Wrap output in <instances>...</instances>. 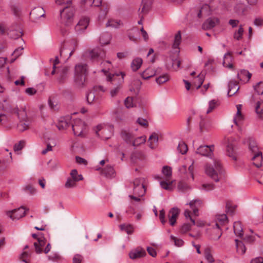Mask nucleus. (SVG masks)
<instances>
[{
    "instance_id": "nucleus-1",
    "label": "nucleus",
    "mask_w": 263,
    "mask_h": 263,
    "mask_svg": "<svg viewBox=\"0 0 263 263\" xmlns=\"http://www.w3.org/2000/svg\"><path fill=\"white\" fill-rule=\"evenodd\" d=\"M206 174L218 182L223 177L224 171L219 159L214 158L211 159L204 166Z\"/></svg>"
},
{
    "instance_id": "nucleus-2",
    "label": "nucleus",
    "mask_w": 263,
    "mask_h": 263,
    "mask_svg": "<svg viewBox=\"0 0 263 263\" xmlns=\"http://www.w3.org/2000/svg\"><path fill=\"white\" fill-rule=\"evenodd\" d=\"M125 74L123 72L109 74L106 78L108 85H112V88L110 89V95L111 97H115L118 93L124 82Z\"/></svg>"
},
{
    "instance_id": "nucleus-3",
    "label": "nucleus",
    "mask_w": 263,
    "mask_h": 263,
    "mask_svg": "<svg viewBox=\"0 0 263 263\" xmlns=\"http://www.w3.org/2000/svg\"><path fill=\"white\" fill-rule=\"evenodd\" d=\"M75 13L76 9L72 5L66 6L60 10L59 20L62 24L69 26L73 22Z\"/></svg>"
},
{
    "instance_id": "nucleus-4",
    "label": "nucleus",
    "mask_w": 263,
    "mask_h": 263,
    "mask_svg": "<svg viewBox=\"0 0 263 263\" xmlns=\"http://www.w3.org/2000/svg\"><path fill=\"white\" fill-rule=\"evenodd\" d=\"M87 72V65L85 64H78L75 66L74 82L79 86H82L85 81L86 73Z\"/></svg>"
},
{
    "instance_id": "nucleus-5",
    "label": "nucleus",
    "mask_w": 263,
    "mask_h": 263,
    "mask_svg": "<svg viewBox=\"0 0 263 263\" xmlns=\"http://www.w3.org/2000/svg\"><path fill=\"white\" fill-rule=\"evenodd\" d=\"M249 148L250 151L254 154L252 158L253 164L257 167H260L262 162V153L258 150L256 143L254 140H250Z\"/></svg>"
},
{
    "instance_id": "nucleus-6",
    "label": "nucleus",
    "mask_w": 263,
    "mask_h": 263,
    "mask_svg": "<svg viewBox=\"0 0 263 263\" xmlns=\"http://www.w3.org/2000/svg\"><path fill=\"white\" fill-rule=\"evenodd\" d=\"M72 128L74 135L81 137L86 134V126L85 122L80 119H76L72 124Z\"/></svg>"
},
{
    "instance_id": "nucleus-7",
    "label": "nucleus",
    "mask_w": 263,
    "mask_h": 263,
    "mask_svg": "<svg viewBox=\"0 0 263 263\" xmlns=\"http://www.w3.org/2000/svg\"><path fill=\"white\" fill-rule=\"evenodd\" d=\"M78 46V42L76 40H72L66 42L60 51L61 55L68 54V58H70L77 49Z\"/></svg>"
},
{
    "instance_id": "nucleus-8",
    "label": "nucleus",
    "mask_w": 263,
    "mask_h": 263,
    "mask_svg": "<svg viewBox=\"0 0 263 263\" xmlns=\"http://www.w3.org/2000/svg\"><path fill=\"white\" fill-rule=\"evenodd\" d=\"M144 179L139 178L135 179L133 181L134 194L139 196H143L145 193V189L144 185Z\"/></svg>"
},
{
    "instance_id": "nucleus-9",
    "label": "nucleus",
    "mask_w": 263,
    "mask_h": 263,
    "mask_svg": "<svg viewBox=\"0 0 263 263\" xmlns=\"http://www.w3.org/2000/svg\"><path fill=\"white\" fill-rule=\"evenodd\" d=\"M0 109L7 113L16 114L20 118V114L18 112V109L14 105L11 104L10 102L7 100H4L0 103Z\"/></svg>"
},
{
    "instance_id": "nucleus-10",
    "label": "nucleus",
    "mask_w": 263,
    "mask_h": 263,
    "mask_svg": "<svg viewBox=\"0 0 263 263\" xmlns=\"http://www.w3.org/2000/svg\"><path fill=\"white\" fill-rule=\"evenodd\" d=\"M26 211L24 207H20L17 209L8 211L6 214L7 216L12 220H18L25 216Z\"/></svg>"
},
{
    "instance_id": "nucleus-11",
    "label": "nucleus",
    "mask_w": 263,
    "mask_h": 263,
    "mask_svg": "<svg viewBox=\"0 0 263 263\" xmlns=\"http://www.w3.org/2000/svg\"><path fill=\"white\" fill-rule=\"evenodd\" d=\"M227 153L229 157H232L234 159H236L235 156V149L237 142L236 139L233 137L228 138L227 139Z\"/></svg>"
},
{
    "instance_id": "nucleus-12",
    "label": "nucleus",
    "mask_w": 263,
    "mask_h": 263,
    "mask_svg": "<svg viewBox=\"0 0 263 263\" xmlns=\"http://www.w3.org/2000/svg\"><path fill=\"white\" fill-rule=\"evenodd\" d=\"M211 239L218 240L222 235L220 225L217 222H212L209 224Z\"/></svg>"
},
{
    "instance_id": "nucleus-13",
    "label": "nucleus",
    "mask_w": 263,
    "mask_h": 263,
    "mask_svg": "<svg viewBox=\"0 0 263 263\" xmlns=\"http://www.w3.org/2000/svg\"><path fill=\"white\" fill-rule=\"evenodd\" d=\"M146 254L145 250L142 247L139 246L132 249L129 252L128 256L129 258L135 260L143 257Z\"/></svg>"
},
{
    "instance_id": "nucleus-14",
    "label": "nucleus",
    "mask_w": 263,
    "mask_h": 263,
    "mask_svg": "<svg viewBox=\"0 0 263 263\" xmlns=\"http://www.w3.org/2000/svg\"><path fill=\"white\" fill-rule=\"evenodd\" d=\"M89 19L87 17L81 18L75 26L74 30L78 34L83 33L87 28Z\"/></svg>"
},
{
    "instance_id": "nucleus-15",
    "label": "nucleus",
    "mask_w": 263,
    "mask_h": 263,
    "mask_svg": "<svg viewBox=\"0 0 263 263\" xmlns=\"http://www.w3.org/2000/svg\"><path fill=\"white\" fill-rule=\"evenodd\" d=\"M213 145H201L197 148L196 152L202 156L211 157L213 154Z\"/></svg>"
},
{
    "instance_id": "nucleus-16",
    "label": "nucleus",
    "mask_w": 263,
    "mask_h": 263,
    "mask_svg": "<svg viewBox=\"0 0 263 263\" xmlns=\"http://www.w3.org/2000/svg\"><path fill=\"white\" fill-rule=\"evenodd\" d=\"M93 130L98 136L101 137L102 138L108 139L111 135V133L108 136L106 135L105 134L108 130L103 124H98L94 127Z\"/></svg>"
},
{
    "instance_id": "nucleus-17",
    "label": "nucleus",
    "mask_w": 263,
    "mask_h": 263,
    "mask_svg": "<svg viewBox=\"0 0 263 263\" xmlns=\"http://www.w3.org/2000/svg\"><path fill=\"white\" fill-rule=\"evenodd\" d=\"M132 160L133 163L141 167L145 164V157L141 153H137L132 155Z\"/></svg>"
},
{
    "instance_id": "nucleus-18",
    "label": "nucleus",
    "mask_w": 263,
    "mask_h": 263,
    "mask_svg": "<svg viewBox=\"0 0 263 263\" xmlns=\"http://www.w3.org/2000/svg\"><path fill=\"white\" fill-rule=\"evenodd\" d=\"M179 171L181 174H184L185 175V177L186 179H189L191 178L193 180H194V166L193 163L189 166L187 169L185 165L182 166L179 168Z\"/></svg>"
},
{
    "instance_id": "nucleus-19",
    "label": "nucleus",
    "mask_w": 263,
    "mask_h": 263,
    "mask_svg": "<svg viewBox=\"0 0 263 263\" xmlns=\"http://www.w3.org/2000/svg\"><path fill=\"white\" fill-rule=\"evenodd\" d=\"M105 55L104 52L100 48H97L89 51L87 56L92 60H97L98 58H102Z\"/></svg>"
},
{
    "instance_id": "nucleus-20",
    "label": "nucleus",
    "mask_w": 263,
    "mask_h": 263,
    "mask_svg": "<svg viewBox=\"0 0 263 263\" xmlns=\"http://www.w3.org/2000/svg\"><path fill=\"white\" fill-rule=\"evenodd\" d=\"M180 211L177 208H173L168 213V218L170 225L174 226L178 217Z\"/></svg>"
},
{
    "instance_id": "nucleus-21",
    "label": "nucleus",
    "mask_w": 263,
    "mask_h": 263,
    "mask_svg": "<svg viewBox=\"0 0 263 263\" xmlns=\"http://www.w3.org/2000/svg\"><path fill=\"white\" fill-rule=\"evenodd\" d=\"M71 119L70 116L60 118L57 123V127L60 130L66 129L70 125Z\"/></svg>"
},
{
    "instance_id": "nucleus-22",
    "label": "nucleus",
    "mask_w": 263,
    "mask_h": 263,
    "mask_svg": "<svg viewBox=\"0 0 263 263\" xmlns=\"http://www.w3.org/2000/svg\"><path fill=\"white\" fill-rule=\"evenodd\" d=\"M251 73L247 70H242L237 73L238 79L241 83L248 82L251 77Z\"/></svg>"
},
{
    "instance_id": "nucleus-23",
    "label": "nucleus",
    "mask_w": 263,
    "mask_h": 263,
    "mask_svg": "<svg viewBox=\"0 0 263 263\" xmlns=\"http://www.w3.org/2000/svg\"><path fill=\"white\" fill-rule=\"evenodd\" d=\"M202 201L199 199L193 200L189 203H187L186 205L189 204L191 209L193 211V214L195 216H198V209L201 206Z\"/></svg>"
},
{
    "instance_id": "nucleus-24",
    "label": "nucleus",
    "mask_w": 263,
    "mask_h": 263,
    "mask_svg": "<svg viewBox=\"0 0 263 263\" xmlns=\"http://www.w3.org/2000/svg\"><path fill=\"white\" fill-rule=\"evenodd\" d=\"M81 6L84 8H88L92 5L98 7L102 3L101 0H81Z\"/></svg>"
},
{
    "instance_id": "nucleus-25",
    "label": "nucleus",
    "mask_w": 263,
    "mask_h": 263,
    "mask_svg": "<svg viewBox=\"0 0 263 263\" xmlns=\"http://www.w3.org/2000/svg\"><path fill=\"white\" fill-rule=\"evenodd\" d=\"M157 74V71L152 67H148L144 70L141 76L144 80H147Z\"/></svg>"
},
{
    "instance_id": "nucleus-26",
    "label": "nucleus",
    "mask_w": 263,
    "mask_h": 263,
    "mask_svg": "<svg viewBox=\"0 0 263 263\" xmlns=\"http://www.w3.org/2000/svg\"><path fill=\"white\" fill-rule=\"evenodd\" d=\"M218 23L219 20L217 18H210L203 24L202 27L204 29H210L215 27Z\"/></svg>"
},
{
    "instance_id": "nucleus-27",
    "label": "nucleus",
    "mask_w": 263,
    "mask_h": 263,
    "mask_svg": "<svg viewBox=\"0 0 263 263\" xmlns=\"http://www.w3.org/2000/svg\"><path fill=\"white\" fill-rule=\"evenodd\" d=\"M184 216L186 219L189 218L193 225H196L198 227H202L205 226V223L203 220H198L196 221L193 219L191 216L190 211L189 210H185L184 213Z\"/></svg>"
},
{
    "instance_id": "nucleus-28",
    "label": "nucleus",
    "mask_w": 263,
    "mask_h": 263,
    "mask_svg": "<svg viewBox=\"0 0 263 263\" xmlns=\"http://www.w3.org/2000/svg\"><path fill=\"white\" fill-rule=\"evenodd\" d=\"M45 11L42 7H37L32 10L30 13L34 19H37L45 15Z\"/></svg>"
},
{
    "instance_id": "nucleus-29",
    "label": "nucleus",
    "mask_w": 263,
    "mask_h": 263,
    "mask_svg": "<svg viewBox=\"0 0 263 263\" xmlns=\"http://www.w3.org/2000/svg\"><path fill=\"white\" fill-rule=\"evenodd\" d=\"M46 245L45 239L44 238H37V241L34 243V246L35 247V250L36 253H41L43 250L42 248Z\"/></svg>"
},
{
    "instance_id": "nucleus-30",
    "label": "nucleus",
    "mask_w": 263,
    "mask_h": 263,
    "mask_svg": "<svg viewBox=\"0 0 263 263\" xmlns=\"http://www.w3.org/2000/svg\"><path fill=\"white\" fill-rule=\"evenodd\" d=\"M158 136L154 133L149 137L148 142L149 143V147L152 149H154L157 147L158 144Z\"/></svg>"
},
{
    "instance_id": "nucleus-31",
    "label": "nucleus",
    "mask_w": 263,
    "mask_h": 263,
    "mask_svg": "<svg viewBox=\"0 0 263 263\" xmlns=\"http://www.w3.org/2000/svg\"><path fill=\"white\" fill-rule=\"evenodd\" d=\"M122 138L126 142H130L134 138V135L129 129H124L121 132Z\"/></svg>"
},
{
    "instance_id": "nucleus-32",
    "label": "nucleus",
    "mask_w": 263,
    "mask_h": 263,
    "mask_svg": "<svg viewBox=\"0 0 263 263\" xmlns=\"http://www.w3.org/2000/svg\"><path fill=\"white\" fill-rule=\"evenodd\" d=\"M228 95L229 96H232L235 95L239 90V87L235 82L230 81L228 84Z\"/></svg>"
},
{
    "instance_id": "nucleus-33",
    "label": "nucleus",
    "mask_w": 263,
    "mask_h": 263,
    "mask_svg": "<svg viewBox=\"0 0 263 263\" xmlns=\"http://www.w3.org/2000/svg\"><path fill=\"white\" fill-rule=\"evenodd\" d=\"M234 232L235 235L239 237L243 236V229L240 222L236 221L234 223L233 226Z\"/></svg>"
},
{
    "instance_id": "nucleus-34",
    "label": "nucleus",
    "mask_w": 263,
    "mask_h": 263,
    "mask_svg": "<svg viewBox=\"0 0 263 263\" xmlns=\"http://www.w3.org/2000/svg\"><path fill=\"white\" fill-rule=\"evenodd\" d=\"M119 228L121 231H125L128 235L132 234L134 232V227L132 224L123 223L119 226Z\"/></svg>"
},
{
    "instance_id": "nucleus-35",
    "label": "nucleus",
    "mask_w": 263,
    "mask_h": 263,
    "mask_svg": "<svg viewBox=\"0 0 263 263\" xmlns=\"http://www.w3.org/2000/svg\"><path fill=\"white\" fill-rule=\"evenodd\" d=\"M181 41V32L178 31L177 33L175 35L174 43L173 44V48L174 49H177V52L178 53L179 52V45L180 44Z\"/></svg>"
},
{
    "instance_id": "nucleus-36",
    "label": "nucleus",
    "mask_w": 263,
    "mask_h": 263,
    "mask_svg": "<svg viewBox=\"0 0 263 263\" xmlns=\"http://www.w3.org/2000/svg\"><path fill=\"white\" fill-rule=\"evenodd\" d=\"M58 72L59 74L58 80L60 83H62L67 78L68 73V68L66 66L63 67L59 70Z\"/></svg>"
},
{
    "instance_id": "nucleus-37",
    "label": "nucleus",
    "mask_w": 263,
    "mask_h": 263,
    "mask_svg": "<svg viewBox=\"0 0 263 263\" xmlns=\"http://www.w3.org/2000/svg\"><path fill=\"white\" fill-rule=\"evenodd\" d=\"M237 113L233 119V121L236 125H239V122L242 120L243 117L241 114V110L242 108V105L241 104H238L236 105Z\"/></svg>"
},
{
    "instance_id": "nucleus-38",
    "label": "nucleus",
    "mask_w": 263,
    "mask_h": 263,
    "mask_svg": "<svg viewBox=\"0 0 263 263\" xmlns=\"http://www.w3.org/2000/svg\"><path fill=\"white\" fill-rule=\"evenodd\" d=\"M210 7L208 5H203L198 12V17L200 18L203 16L208 15L211 12Z\"/></svg>"
},
{
    "instance_id": "nucleus-39",
    "label": "nucleus",
    "mask_w": 263,
    "mask_h": 263,
    "mask_svg": "<svg viewBox=\"0 0 263 263\" xmlns=\"http://www.w3.org/2000/svg\"><path fill=\"white\" fill-rule=\"evenodd\" d=\"M111 39V35L109 33L104 32L100 37V42L102 44L106 45L109 43Z\"/></svg>"
},
{
    "instance_id": "nucleus-40",
    "label": "nucleus",
    "mask_w": 263,
    "mask_h": 263,
    "mask_svg": "<svg viewBox=\"0 0 263 263\" xmlns=\"http://www.w3.org/2000/svg\"><path fill=\"white\" fill-rule=\"evenodd\" d=\"M232 57L229 52L226 53L224 55L223 65L228 68H232L233 64L231 63Z\"/></svg>"
},
{
    "instance_id": "nucleus-41",
    "label": "nucleus",
    "mask_w": 263,
    "mask_h": 263,
    "mask_svg": "<svg viewBox=\"0 0 263 263\" xmlns=\"http://www.w3.org/2000/svg\"><path fill=\"white\" fill-rule=\"evenodd\" d=\"M143 61L141 58H135L131 63V67L133 71H137L139 69L142 64Z\"/></svg>"
},
{
    "instance_id": "nucleus-42",
    "label": "nucleus",
    "mask_w": 263,
    "mask_h": 263,
    "mask_svg": "<svg viewBox=\"0 0 263 263\" xmlns=\"http://www.w3.org/2000/svg\"><path fill=\"white\" fill-rule=\"evenodd\" d=\"M188 148L184 142L180 141L178 144L177 151L178 153L184 155L187 152Z\"/></svg>"
},
{
    "instance_id": "nucleus-43",
    "label": "nucleus",
    "mask_w": 263,
    "mask_h": 263,
    "mask_svg": "<svg viewBox=\"0 0 263 263\" xmlns=\"http://www.w3.org/2000/svg\"><path fill=\"white\" fill-rule=\"evenodd\" d=\"M101 66L102 68L101 69V71L104 72L107 77V76L109 75V74H108V70L111 67V63L108 61H104V62H102V63L101 64ZM109 74H111L109 73Z\"/></svg>"
},
{
    "instance_id": "nucleus-44",
    "label": "nucleus",
    "mask_w": 263,
    "mask_h": 263,
    "mask_svg": "<svg viewBox=\"0 0 263 263\" xmlns=\"http://www.w3.org/2000/svg\"><path fill=\"white\" fill-rule=\"evenodd\" d=\"M235 243L237 253L240 254H243L246 252V249L243 242L240 240L235 239Z\"/></svg>"
},
{
    "instance_id": "nucleus-45",
    "label": "nucleus",
    "mask_w": 263,
    "mask_h": 263,
    "mask_svg": "<svg viewBox=\"0 0 263 263\" xmlns=\"http://www.w3.org/2000/svg\"><path fill=\"white\" fill-rule=\"evenodd\" d=\"M152 0H142L141 5V12L146 13L149 9Z\"/></svg>"
},
{
    "instance_id": "nucleus-46",
    "label": "nucleus",
    "mask_w": 263,
    "mask_h": 263,
    "mask_svg": "<svg viewBox=\"0 0 263 263\" xmlns=\"http://www.w3.org/2000/svg\"><path fill=\"white\" fill-rule=\"evenodd\" d=\"M169 79L170 76L167 73H165L156 78V82L157 83L160 85L166 82L169 80Z\"/></svg>"
},
{
    "instance_id": "nucleus-47",
    "label": "nucleus",
    "mask_w": 263,
    "mask_h": 263,
    "mask_svg": "<svg viewBox=\"0 0 263 263\" xmlns=\"http://www.w3.org/2000/svg\"><path fill=\"white\" fill-rule=\"evenodd\" d=\"M162 173L165 177L166 180H169L172 175V168L168 166H164L162 170Z\"/></svg>"
},
{
    "instance_id": "nucleus-48",
    "label": "nucleus",
    "mask_w": 263,
    "mask_h": 263,
    "mask_svg": "<svg viewBox=\"0 0 263 263\" xmlns=\"http://www.w3.org/2000/svg\"><path fill=\"white\" fill-rule=\"evenodd\" d=\"M204 80V76L202 74H199L195 82L193 83V85L196 87V89L199 88L202 85Z\"/></svg>"
},
{
    "instance_id": "nucleus-49",
    "label": "nucleus",
    "mask_w": 263,
    "mask_h": 263,
    "mask_svg": "<svg viewBox=\"0 0 263 263\" xmlns=\"http://www.w3.org/2000/svg\"><path fill=\"white\" fill-rule=\"evenodd\" d=\"M115 173V170L111 165H107L103 172V173L107 177H113Z\"/></svg>"
},
{
    "instance_id": "nucleus-50",
    "label": "nucleus",
    "mask_w": 263,
    "mask_h": 263,
    "mask_svg": "<svg viewBox=\"0 0 263 263\" xmlns=\"http://www.w3.org/2000/svg\"><path fill=\"white\" fill-rule=\"evenodd\" d=\"M216 221L217 223H219V225H222L226 223L228 221V217L227 215L224 214L218 215L216 218Z\"/></svg>"
},
{
    "instance_id": "nucleus-51",
    "label": "nucleus",
    "mask_w": 263,
    "mask_h": 263,
    "mask_svg": "<svg viewBox=\"0 0 263 263\" xmlns=\"http://www.w3.org/2000/svg\"><path fill=\"white\" fill-rule=\"evenodd\" d=\"M124 104L126 108H130L136 106V103L134 100V98L131 97H127L124 100Z\"/></svg>"
},
{
    "instance_id": "nucleus-52",
    "label": "nucleus",
    "mask_w": 263,
    "mask_h": 263,
    "mask_svg": "<svg viewBox=\"0 0 263 263\" xmlns=\"http://www.w3.org/2000/svg\"><path fill=\"white\" fill-rule=\"evenodd\" d=\"M98 99L95 96V92L93 91L88 92L86 95V100L87 103L89 104H92L94 101Z\"/></svg>"
},
{
    "instance_id": "nucleus-53",
    "label": "nucleus",
    "mask_w": 263,
    "mask_h": 263,
    "mask_svg": "<svg viewBox=\"0 0 263 263\" xmlns=\"http://www.w3.org/2000/svg\"><path fill=\"white\" fill-rule=\"evenodd\" d=\"M166 181H161L160 182V186L163 189L166 190H172V185L173 183V181H170L169 180H167Z\"/></svg>"
},
{
    "instance_id": "nucleus-54",
    "label": "nucleus",
    "mask_w": 263,
    "mask_h": 263,
    "mask_svg": "<svg viewBox=\"0 0 263 263\" xmlns=\"http://www.w3.org/2000/svg\"><path fill=\"white\" fill-rule=\"evenodd\" d=\"M78 182L77 181H75L74 179L69 177L67 178L65 184V186L66 188L70 189L73 188L76 186V183Z\"/></svg>"
},
{
    "instance_id": "nucleus-55",
    "label": "nucleus",
    "mask_w": 263,
    "mask_h": 263,
    "mask_svg": "<svg viewBox=\"0 0 263 263\" xmlns=\"http://www.w3.org/2000/svg\"><path fill=\"white\" fill-rule=\"evenodd\" d=\"M146 137L145 136H140L135 139L133 141V145L134 146H138L141 144L144 143L146 141Z\"/></svg>"
},
{
    "instance_id": "nucleus-56",
    "label": "nucleus",
    "mask_w": 263,
    "mask_h": 263,
    "mask_svg": "<svg viewBox=\"0 0 263 263\" xmlns=\"http://www.w3.org/2000/svg\"><path fill=\"white\" fill-rule=\"evenodd\" d=\"M71 178L74 179L75 181H79L83 180V177L81 175H79L76 170H72L70 172Z\"/></svg>"
},
{
    "instance_id": "nucleus-57",
    "label": "nucleus",
    "mask_w": 263,
    "mask_h": 263,
    "mask_svg": "<svg viewBox=\"0 0 263 263\" xmlns=\"http://www.w3.org/2000/svg\"><path fill=\"white\" fill-rule=\"evenodd\" d=\"M218 102L215 100H212L209 102V108L206 110V114L210 113L213 109H214L218 106Z\"/></svg>"
},
{
    "instance_id": "nucleus-58",
    "label": "nucleus",
    "mask_w": 263,
    "mask_h": 263,
    "mask_svg": "<svg viewBox=\"0 0 263 263\" xmlns=\"http://www.w3.org/2000/svg\"><path fill=\"white\" fill-rule=\"evenodd\" d=\"M120 26V22L114 20H109L106 24V27L118 28Z\"/></svg>"
},
{
    "instance_id": "nucleus-59",
    "label": "nucleus",
    "mask_w": 263,
    "mask_h": 263,
    "mask_svg": "<svg viewBox=\"0 0 263 263\" xmlns=\"http://www.w3.org/2000/svg\"><path fill=\"white\" fill-rule=\"evenodd\" d=\"M170 238L172 241H174L175 245L177 247H182L184 244V241L182 239L177 238L173 235H171Z\"/></svg>"
},
{
    "instance_id": "nucleus-60",
    "label": "nucleus",
    "mask_w": 263,
    "mask_h": 263,
    "mask_svg": "<svg viewBox=\"0 0 263 263\" xmlns=\"http://www.w3.org/2000/svg\"><path fill=\"white\" fill-rule=\"evenodd\" d=\"M236 208V205L232 204L230 202L228 201L226 203V211L227 213L232 214Z\"/></svg>"
},
{
    "instance_id": "nucleus-61",
    "label": "nucleus",
    "mask_w": 263,
    "mask_h": 263,
    "mask_svg": "<svg viewBox=\"0 0 263 263\" xmlns=\"http://www.w3.org/2000/svg\"><path fill=\"white\" fill-rule=\"evenodd\" d=\"M49 260L56 261L61 259V256L58 252H52L50 255L48 256Z\"/></svg>"
},
{
    "instance_id": "nucleus-62",
    "label": "nucleus",
    "mask_w": 263,
    "mask_h": 263,
    "mask_svg": "<svg viewBox=\"0 0 263 263\" xmlns=\"http://www.w3.org/2000/svg\"><path fill=\"white\" fill-rule=\"evenodd\" d=\"M10 116L4 112L0 113V124H4L9 120Z\"/></svg>"
},
{
    "instance_id": "nucleus-63",
    "label": "nucleus",
    "mask_w": 263,
    "mask_h": 263,
    "mask_svg": "<svg viewBox=\"0 0 263 263\" xmlns=\"http://www.w3.org/2000/svg\"><path fill=\"white\" fill-rule=\"evenodd\" d=\"M254 90L258 95L263 93V82H260L254 86Z\"/></svg>"
},
{
    "instance_id": "nucleus-64",
    "label": "nucleus",
    "mask_w": 263,
    "mask_h": 263,
    "mask_svg": "<svg viewBox=\"0 0 263 263\" xmlns=\"http://www.w3.org/2000/svg\"><path fill=\"white\" fill-rule=\"evenodd\" d=\"M255 110L257 114H261L263 113V101H258L255 106Z\"/></svg>"
}]
</instances>
